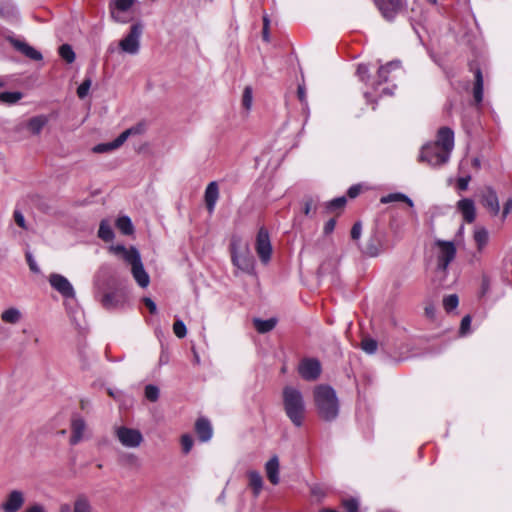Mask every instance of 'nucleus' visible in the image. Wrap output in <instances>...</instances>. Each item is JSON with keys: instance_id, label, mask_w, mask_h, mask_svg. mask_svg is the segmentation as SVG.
I'll return each instance as SVG.
<instances>
[{"instance_id": "nucleus-12", "label": "nucleus", "mask_w": 512, "mask_h": 512, "mask_svg": "<svg viewBox=\"0 0 512 512\" xmlns=\"http://www.w3.org/2000/svg\"><path fill=\"white\" fill-rule=\"evenodd\" d=\"M49 283L51 287L60 293L64 298H74L75 290L70 281L63 275L52 273L49 275Z\"/></svg>"}, {"instance_id": "nucleus-20", "label": "nucleus", "mask_w": 512, "mask_h": 512, "mask_svg": "<svg viewBox=\"0 0 512 512\" xmlns=\"http://www.w3.org/2000/svg\"><path fill=\"white\" fill-rule=\"evenodd\" d=\"M265 472L268 480L273 485H277L280 482V463L277 455L272 456L265 464Z\"/></svg>"}, {"instance_id": "nucleus-22", "label": "nucleus", "mask_w": 512, "mask_h": 512, "mask_svg": "<svg viewBox=\"0 0 512 512\" xmlns=\"http://www.w3.org/2000/svg\"><path fill=\"white\" fill-rule=\"evenodd\" d=\"M11 43L18 51H20L26 57L34 61L42 60V54L32 46L28 45L27 43L15 39H12Z\"/></svg>"}, {"instance_id": "nucleus-2", "label": "nucleus", "mask_w": 512, "mask_h": 512, "mask_svg": "<svg viewBox=\"0 0 512 512\" xmlns=\"http://www.w3.org/2000/svg\"><path fill=\"white\" fill-rule=\"evenodd\" d=\"M314 402L319 416L325 421L336 419L339 414V401L335 390L328 385L314 388Z\"/></svg>"}, {"instance_id": "nucleus-51", "label": "nucleus", "mask_w": 512, "mask_h": 512, "mask_svg": "<svg viewBox=\"0 0 512 512\" xmlns=\"http://www.w3.org/2000/svg\"><path fill=\"white\" fill-rule=\"evenodd\" d=\"M102 303L108 309L116 307L117 302L115 300V294H113V293L105 294L103 296Z\"/></svg>"}, {"instance_id": "nucleus-32", "label": "nucleus", "mask_w": 512, "mask_h": 512, "mask_svg": "<svg viewBox=\"0 0 512 512\" xmlns=\"http://www.w3.org/2000/svg\"><path fill=\"white\" fill-rule=\"evenodd\" d=\"M253 323H254V327L255 329L259 332V333H267L271 330L274 329V327L276 326V319L274 318H270V319H267V320H262V319H258V318H255L253 320Z\"/></svg>"}, {"instance_id": "nucleus-6", "label": "nucleus", "mask_w": 512, "mask_h": 512, "mask_svg": "<svg viewBox=\"0 0 512 512\" xmlns=\"http://www.w3.org/2000/svg\"><path fill=\"white\" fill-rule=\"evenodd\" d=\"M437 271L446 274L449 264L456 256V247L451 241L437 240Z\"/></svg>"}, {"instance_id": "nucleus-64", "label": "nucleus", "mask_w": 512, "mask_h": 512, "mask_svg": "<svg viewBox=\"0 0 512 512\" xmlns=\"http://www.w3.org/2000/svg\"><path fill=\"white\" fill-rule=\"evenodd\" d=\"M127 461L131 465H134V466H138L139 465L138 457L133 455V454H130V455L127 456Z\"/></svg>"}, {"instance_id": "nucleus-4", "label": "nucleus", "mask_w": 512, "mask_h": 512, "mask_svg": "<svg viewBox=\"0 0 512 512\" xmlns=\"http://www.w3.org/2000/svg\"><path fill=\"white\" fill-rule=\"evenodd\" d=\"M143 31L142 22L138 21L131 25L129 32L119 41V50L125 54L137 55L140 51Z\"/></svg>"}, {"instance_id": "nucleus-53", "label": "nucleus", "mask_w": 512, "mask_h": 512, "mask_svg": "<svg viewBox=\"0 0 512 512\" xmlns=\"http://www.w3.org/2000/svg\"><path fill=\"white\" fill-rule=\"evenodd\" d=\"M470 325H471V317L469 315H466L465 317H463V319L461 321L460 330H459L460 334L466 335L469 332Z\"/></svg>"}, {"instance_id": "nucleus-24", "label": "nucleus", "mask_w": 512, "mask_h": 512, "mask_svg": "<svg viewBox=\"0 0 512 512\" xmlns=\"http://www.w3.org/2000/svg\"><path fill=\"white\" fill-rule=\"evenodd\" d=\"M196 433L202 442H207L212 438V426L208 419L199 418L195 423Z\"/></svg>"}, {"instance_id": "nucleus-7", "label": "nucleus", "mask_w": 512, "mask_h": 512, "mask_svg": "<svg viewBox=\"0 0 512 512\" xmlns=\"http://www.w3.org/2000/svg\"><path fill=\"white\" fill-rule=\"evenodd\" d=\"M143 132V126L141 124L133 126L123 131L117 138L108 143H100L93 147L95 153H106L122 146L125 141L131 136L141 134Z\"/></svg>"}, {"instance_id": "nucleus-38", "label": "nucleus", "mask_w": 512, "mask_h": 512, "mask_svg": "<svg viewBox=\"0 0 512 512\" xmlns=\"http://www.w3.org/2000/svg\"><path fill=\"white\" fill-rule=\"evenodd\" d=\"M346 202H347L346 197H344V196L337 197V198L326 203V209L329 212H333L335 210L342 209L346 205Z\"/></svg>"}, {"instance_id": "nucleus-14", "label": "nucleus", "mask_w": 512, "mask_h": 512, "mask_svg": "<svg viewBox=\"0 0 512 512\" xmlns=\"http://www.w3.org/2000/svg\"><path fill=\"white\" fill-rule=\"evenodd\" d=\"M136 0H114L110 5L111 17L114 21L125 24L130 21L124 13L127 12L135 3Z\"/></svg>"}, {"instance_id": "nucleus-41", "label": "nucleus", "mask_w": 512, "mask_h": 512, "mask_svg": "<svg viewBox=\"0 0 512 512\" xmlns=\"http://www.w3.org/2000/svg\"><path fill=\"white\" fill-rule=\"evenodd\" d=\"M378 344L377 341L372 338H365L361 342V348L367 354H374L377 350Z\"/></svg>"}, {"instance_id": "nucleus-62", "label": "nucleus", "mask_w": 512, "mask_h": 512, "mask_svg": "<svg viewBox=\"0 0 512 512\" xmlns=\"http://www.w3.org/2000/svg\"><path fill=\"white\" fill-rule=\"evenodd\" d=\"M335 225H336V221L335 219H330L328 220L326 223H325V226H324V233L325 234H330L333 232L334 228H335Z\"/></svg>"}, {"instance_id": "nucleus-31", "label": "nucleus", "mask_w": 512, "mask_h": 512, "mask_svg": "<svg viewBox=\"0 0 512 512\" xmlns=\"http://www.w3.org/2000/svg\"><path fill=\"white\" fill-rule=\"evenodd\" d=\"M98 237L105 242L112 241L114 238L113 228L108 220H102L99 225Z\"/></svg>"}, {"instance_id": "nucleus-9", "label": "nucleus", "mask_w": 512, "mask_h": 512, "mask_svg": "<svg viewBox=\"0 0 512 512\" xmlns=\"http://www.w3.org/2000/svg\"><path fill=\"white\" fill-rule=\"evenodd\" d=\"M255 249L262 263L267 264L272 255L270 236L266 228L261 227L257 233Z\"/></svg>"}, {"instance_id": "nucleus-44", "label": "nucleus", "mask_w": 512, "mask_h": 512, "mask_svg": "<svg viewBox=\"0 0 512 512\" xmlns=\"http://www.w3.org/2000/svg\"><path fill=\"white\" fill-rule=\"evenodd\" d=\"M342 506L347 512H358L359 501L356 498L343 499Z\"/></svg>"}, {"instance_id": "nucleus-47", "label": "nucleus", "mask_w": 512, "mask_h": 512, "mask_svg": "<svg viewBox=\"0 0 512 512\" xmlns=\"http://www.w3.org/2000/svg\"><path fill=\"white\" fill-rule=\"evenodd\" d=\"M193 444H194V441H193V438L191 435H189V434L182 435L181 446H182V451L184 454H188L191 451Z\"/></svg>"}, {"instance_id": "nucleus-54", "label": "nucleus", "mask_w": 512, "mask_h": 512, "mask_svg": "<svg viewBox=\"0 0 512 512\" xmlns=\"http://www.w3.org/2000/svg\"><path fill=\"white\" fill-rule=\"evenodd\" d=\"M470 180H471V177L469 175L458 178V180H457L458 189L461 191L467 190Z\"/></svg>"}, {"instance_id": "nucleus-48", "label": "nucleus", "mask_w": 512, "mask_h": 512, "mask_svg": "<svg viewBox=\"0 0 512 512\" xmlns=\"http://www.w3.org/2000/svg\"><path fill=\"white\" fill-rule=\"evenodd\" d=\"M297 96H298L299 101L303 105V109L306 110L307 112H309L308 101H307V96H306V88H305L304 84L298 85Z\"/></svg>"}, {"instance_id": "nucleus-25", "label": "nucleus", "mask_w": 512, "mask_h": 512, "mask_svg": "<svg viewBox=\"0 0 512 512\" xmlns=\"http://www.w3.org/2000/svg\"><path fill=\"white\" fill-rule=\"evenodd\" d=\"M85 427V421L82 418L73 419L71 425L72 432L70 437V444L76 445L82 440Z\"/></svg>"}, {"instance_id": "nucleus-58", "label": "nucleus", "mask_w": 512, "mask_h": 512, "mask_svg": "<svg viewBox=\"0 0 512 512\" xmlns=\"http://www.w3.org/2000/svg\"><path fill=\"white\" fill-rule=\"evenodd\" d=\"M361 189H362V187H361V185H359V184H357V185H352V186L348 189L347 194H348V196H349L350 198H355V197H357V196L360 194Z\"/></svg>"}, {"instance_id": "nucleus-3", "label": "nucleus", "mask_w": 512, "mask_h": 512, "mask_svg": "<svg viewBox=\"0 0 512 512\" xmlns=\"http://www.w3.org/2000/svg\"><path fill=\"white\" fill-rule=\"evenodd\" d=\"M231 259L234 266L245 273H252L254 270V258L251 255L248 245L243 244L238 236H233L230 242Z\"/></svg>"}, {"instance_id": "nucleus-35", "label": "nucleus", "mask_w": 512, "mask_h": 512, "mask_svg": "<svg viewBox=\"0 0 512 512\" xmlns=\"http://www.w3.org/2000/svg\"><path fill=\"white\" fill-rule=\"evenodd\" d=\"M474 240L479 250H482L488 243L489 234L485 228H478L474 232Z\"/></svg>"}, {"instance_id": "nucleus-5", "label": "nucleus", "mask_w": 512, "mask_h": 512, "mask_svg": "<svg viewBox=\"0 0 512 512\" xmlns=\"http://www.w3.org/2000/svg\"><path fill=\"white\" fill-rule=\"evenodd\" d=\"M449 159L450 155L448 152H445L433 142L423 145L419 155V161L426 162L431 167H440L446 164Z\"/></svg>"}, {"instance_id": "nucleus-57", "label": "nucleus", "mask_w": 512, "mask_h": 512, "mask_svg": "<svg viewBox=\"0 0 512 512\" xmlns=\"http://www.w3.org/2000/svg\"><path fill=\"white\" fill-rule=\"evenodd\" d=\"M143 303L149 309L151 314H155L157 312V306L151 298H149V297L143 298Z\"/></svg>"}, {"instance_id": "nucleus-42", "label": "nucleus", "mask_w": 512, "mask_h": 512, "mask_svg": "<svg viewBox=\"0 0 512 512\" xmlns=\"http://www.w3.org/2000/svg\"><path fill=\"white\" fill-rule=\"evenodd\" d=\"M317 208V203L312 197H307L304 199L303 203V212L306 216H312Z\"/></svg>"}, {"instance_id": "nucleus-39", "label": "nucleus", "mask_w": 512, "mask_h": 512, "mask_svg": "<svg viewBox=\"0 0 512 512\" xmlns=\"http://www.w3.org/2000/svg\"><path fill=\"white\" fill-rule=\"evenodd\" d=\"M22 98L20 92H2L0 93V101L4 103L13 104Z\"/></svg>"}, {"instance_id": "nucleus-28", "label": "nucleus", "mask_w": 512, "mask_h": 512, "mask_svg": "<svg viewBox=\"0 0 512 512\" xmlns=\"http://www.w3.org/2000/svg\"><path fill=\"white\" fill-rule=\"evenodd\" d=\"M47 123L48 118L44 115H39L28 121L27 128L32 134L38 135Z\"/></svg>"}, {"instance_id": "nucleus-15", "label": "nucleus", "mask_w": 512, "mask_h": 512, "mask_svg": "<svg viewBox=\"0 0 512 512\" xmlns=\"http://www.w3.org/2000/svg\"><path fill=\"white\" fill-rule=\"evenodd\" d=\"M25 503L24 493L20 490H12L1 504L4 512H18Z\"/></svg>"}, {"instance_id": "nucleus-50", "label": "nucleus", "mask_w": 512, "mask_h": 512, "mask_svg": "<svg viewBox=\"0 0 512 512\" xmlns=\"http://www.w3.org/2000/svg\"><path fill=\"white\" fill-rule=\"evenodd\" d=\"M91 79H85L77 89V95L80 99L85 98L88 95L91 87Z\"/></svg>"}, {"instance_id": "nucleus-10", "label": "nucleus", "mask_w": 512, "mask_h": 512, "mask_svg": "<svg viewBox=\"0 0 512 512\" xmlns=\"http://www.w3.org/2000/svg\"><path fill=\"white\" fill-rule=\"evenodd\" d=\"M322 371L321 363L316 358H304L298 365V373L306 381H315Z\"/></svg>"}, {"instance_id": "nucleus-18", "label": "nucleus", "mask_w": 512, "mask_h": 512, "mask_svg": "<svg viewBox=\"0 0 512 512\" xmlns=\"http://www.w3.org/2000/svg\"><path fill=\"white\" fill-rule=\"evenodd\" d=\"M399 69H400V62L399 61H391V62L387 63L386 65L380 66L379 69H378V73H377L378 80L377 81H373L372 84H371L373 89L376 91L377 87L380 84H382L384 82H387L389 80V74L392 71H396V70H399Z\"/></svg>"}, {"instance_id": "nucleus-52", "label": "nucleus", "mask_w": 512, "mask_h": 512, "mask_svg": "<svg viewBox=\"0 0 512 512\" xmlns=\"http://www.w3.org/2000/svg\"><path fill=\"white\" fill-rule=\"evenodd\" d=\"M26 260H27L30 270L33 273H40V268H39L38 264L36 263L33 255L30 252H26Z\"/></svg>"}, {"instance_id": "nucleus-59", "label": "nucleus", "mask_w": 512, "mask_h": 512, "mask_svg": "<svg viewBox=\"0 0 512 512\" xmlns=\"http://www.w3.org/2000/svg\"><path fill=\"white\" fill-rule=\"evenodd\" d=\"M489 289H490L489 278L487 276H484L482 278V283H481V296H484L485 294H487Z\"/></svg>"}, {"instance_id": "nucleus-40", "label": "nucleus", "mask_w": 512, "mask_h": 512, "mask_svg": "<svg viewBox=\"0 0 512 512\" xmlns=\"http://www.w3.org/2000/svg\"><path fill=\"white\" fill-rule=\"evenodd\" d=\"M459 303L458 296L456 294L448 295L443 299V307L447 312H451L456 309Z\"/></svg>"}, {"instance_id": "nucleus-43", "label": "nucleus", "mask_w": 512, "mask_h": 512, "mask_svg": "<svg viewBox=\"0 0 512 512\" xmlns=\"http://www.w3.org/2000/svg\"><path fill=\"white\" fill-rule=\"evenodd\" d=\"M159 393V388L155 385L149 384L145 387V397L151 402L158 400Z\"/></svg>"}, {"instance_id": "nucleus-8", "label": "nucleus", "mask_w": 512, "mask_h": 512, "mask_svg": "<svg viewBox=\"0 0 512 512\" xmlns=\"http://www.w3.org/2000/svg\"><path fill=\"white\" fill-rule=\"evenodd\" d=\"M115 435L121 445L126 448H137L143 442V435L138 429L126 426L116 427Z\"/></svg>"}, {"instance_id": "nucleus-16", "label": "nucleus", "mask_w": 512, "mask_h": 512, "mask_svg": "<svg viewBox=\"0 0 512 512\" xmlns=\"http://www.w3.org/2000/svg\"><path fill=\"white\" fill-rule=\"evenodd\" d=\"M433 143L451 155L454 148V132L449 127H441L437 133V140Z\"/></svg>"}, {"instance_id": "nucleus-37", "label": "nucleus", "mask_w": 512, "mask_h": 512, "mask_svg": "<svg viewBox=\"0 0 512 512\" xmlns=\"http://www.w3.org/2000/svg\"><path fill=\"white\" fill-rule=\"evenodd\" d=\"M59 54L67 63H72L75 60V53L69 44H63L59 48Z\"/></svg>"}, {"instance_id": "nucleus-56", "label": "nucleus", "mask_w": 512, "mask_h": 512, "mask_svg": "<svg viewBox=\"0 0 512 512\" xmlns=\"http://www.w3.org/2000/svg\"><path fill=\"white\" fill-rule=\"evenodd\" d=\"M14 220L18 226H20L23 229H26L25 218H24V215L20 211H18V210L14 211Z\"/></svg>"}, {"instance_id": "nucleus-11", "label": "nucleus", "mask_w": 512, "mask_h": 512, "mask_svg": "<svg viewBox=\"0 0 512 512\" xmlns=\"http://www.w3.org/2000/svg\"><path fill=\"white\" fill-rule=\"evenodd\" d=\"M382 16L392 21L403 10L405 0H374Z\"/></svg>"}, {"instance_id": "nucleus-63", "label": "nucleus", "mask_w": 512, "mask_h": 512, "mask_svg": "<svg viewBox=\"0 0 512 512\" xmlns=\"http://www.w3.org/2000/svg\"><path fill=\"white\" fill-rule=\"evenodd\" d=\"M511 210H512V199H508L504 205L503 216L506 217Z\"/></svg>"}, {"instance_id": "nucleus-29", "label": "nucleus", "mask_w": 512, "mask_h": 512, "mask_svg": "<svg viewBox=\"0 0 512 512\" xmlns=\"http://www.w3.org/2000/svg\"><path fill=\"white\" fill-rule=\"evenodd\" d=\"M248 478H249V486L253 490V494L255 497L259 496L262 488H263V478L261 474L258 471H249L248 472Z\"/></svg>"}, {"instance_id": "nucleus-19", "label": "nucleus", "mask_w": 512, "mask_h": 512, "mask_svg": "<svg viewBox=\"0 0 512 512\" xmlns=\"http://www.w3.org/2000/svg\"><path fill=\"white\" fill-rule=\"evenodd\" d=\"M218 198H219L218 184H217V182L212 181L207 185V187L205 189V194H204L206 208L209 213L214 212Z\"/></svg>"}, {"instance_id": "nucleus-33", "label": "nucleus", "mask_w": 512, "mask_h": 512, "mask_svg": "<svg viewBox=\"0 0 512 512\" xmlns=\"http://www.w3.org/2000/svg\"><path fill=\"white\" fill-rule=\"evenodd\" d=\"M0 16L5 18H15L17 16V9L11 1H0Z\"/></svg>"}, {"instance_id": "nucleus-21", "label": "nucleus", "mask_w": 512, "mask_h": 512, "mask_svg": "<svg viewBox=\"0 0 512 512\" xmlns=\"http://www.w3.org/2000/svg\"><path fill=\"white\" fill-rule=\"evenodd\" d=\"M131 273L136 283L141 288H146L150 284V276L146 272L142 259L131 267Z\"/></svg>"}, {"instance_id": "nucleus-45", "label": "nucleus", "mask_w": 512, "mask_h": 512, "mask_svg": "<svg viewBox=\"0 0 512 512\" xmlns=\"http://www.w3.org/2000/svg\"><path fill=\"white\" fill-rule=\"evenodd\" d=\"M173 332L178 338H184L187 334V329L185 323L177 319L173 324Z\"/></svg>"}, {"instance_id": "nucleus-13", "label": "nucleus", "mask_w": 512, "mask_h": 512, "mask_svg": "<svg viewBox=\"0 0 512 512\" xmlns=\"http://www.w3.org/2000/svg\"><path fill=\"white\" fill-rule=\"evenodd\" d=\"M110 251L116 256L123 259L125 263H127L131 267L141 260V255L138 249L134 246H130L129 248H127L121 244L113 245L110 247Z\"/></svg>"}, {"instance_id": "nucleus-1", "label": "nucleus", "mask_w": 512, "mask_h": 512, "mask_svg": "<svg viewBox=\"0 0 512 512\" xmlns=\"http://www.w3.org/2000/svg\"><path fill=\"white\" fill-rule=\"evenodd\" d=\"M283 408L286 416L296 427L304 424L306 404L302 392L292 386H286L282 392Z\"/></svg>"}, {"instance_id": "nucleus-23", "label": "nucleus", "mask_w": 512, "mask_h": 512, "mask_svg": "<svg viewBox=\"0 0 512 512\" xmlns=\"http://www.w3.org/2000/svg\"><path fill=\"white\" fill-rule=\"evenodd\" d=\"M483 205L494 215H497L500 210L499 200L496 192L491 187L487 188L485 194L482 196Z\"/></svg>"}, {"instance_id": "nucleus-61", "label": "nucleus", "mask_w": 512, "mask_h": 512, "mask_svg": "<svg viewBox=\"0 0 512 512\" xmlns=\"http://www.w3.org/2000/svg\"><path fill=\"white\" fill-rule=\"evenodd\" d=\"M268 29H269V19L267 16H264L263 17V39L265 41H269V32H268Z\"/></svg>"}, {"instance_id": "nucleus-26", "label": "nucleus", "mask_w": 512, "mask_h": 512, "mask_svg": "<svg viewBox=\"0 0 512 512\" xmlns=\"http://www.w3.org/2000/svg\"><path fill=\"white\" fill-rule=\"evenodd\" d=\"M474 86H473V97L476 104H480L483 100V75L480 68H477L474 72Z\"/></svg>"}, {"instance_id": "nucleus-60", "label": "nucleus", "mask_w": 512, "mask_h": 512, "mask_svg": "<svg viewBox=\"0 0 512 512\" xmlns=\"http://www.w3.org/2000/svg\"><path fill=\"white\" fill-rule=\"evenodd\" d=\"M25 512H47L46 508L39 503H35L31 506H29Z\"/></svg>"}, {"instance_id": "nucleus-46", "label": "nucleus", "mask_w": 512, "mask_h": 512, "mask_svg": "<svg viewBox=\"0 0 512 512\" xmlns=\"http://www.w3.org/2000/svg\"><path fill=\"white\" fill-rule=\"evenodd\" d=\"M253 101V91L250 86H246L243 91V97H242V105L249 110L252 106Z\"/></svg>"}, {"instance_id": "nucleus-49", "label": "nucleus", "mask_w": 512, "mask_h": 512, "mask_svg": "<svg viewBox=\"0 0 512 512\" xmlns=\"http://www.w3.org/2000/svg\"><path fill=\"white\" fill-rule=\"evenodd\" d=\"M357 76L359 77L360 81L367 83L368 79L370 77L369 75V67L366 64H359L357 67Z\"/></svg>"}, {"instance_id": "nucleus-36", "label": "nucleus", "mask_w": 512, "mask_h": 512, "mask_svg": "<svg viewBox=\"0 0 512 512\" xmlns=\"http://www.w3.org/2000/svg\"><path fill=\"white\" fill-rule=\"evenodd\" d=\"M73 512H92L89 500L85 496H79L75 500Z\"/></svg>"}, {"instance_id": "nucleus-30", "label": "nucleus", "mask_w": 512, "mask_h": 512, "mask_svg": "<svg viewBox=\"0 0 512 512\" xmlns=\"http://www.w3.org/2000/svg\"><path fill=\"white\" fill-rule=\"evenodd\" d=\"M1 320L8 324H17L21 318L22 313L16 307H10L1 313Z\"/></svg>"}, {"instance_id": "nucleus-17", "label": "nucleus", "mask_w": 512, "mask_h": 512, "mask_svg": "<svg viewBox=\"0 0 512 512\" xmlns=\"http://www.w3.org/2000/svg\"><path fill=\"white\" fill-rule=\"evenodd\" d=\"M456 208L461 213L463 219L467 223L474 222L476 218L475 203L470 198H463L457 202Z\"/></svg>"}, {"instance_id": "nucleus-34", "label": "nucleus", "mask_w": 512, "mask_h": 512, "mask_svg": "<svg viewBox=\"0 0 512 512\" xmlns=\"http://www.w3.org/2000/svg\"><path fill=\"white\" fill-rule=\"evenodd\" d=\"M116 227L124 235H130L133 233V224L128 216H121L116 220Z\"/></svg>"}, {"instance_id": "nucleus-27", "label": "nucleus", "mask_w": 512, "mask_h": 512, "mask_svg": "<svg viewBox=\"0 0 512 512\" xmlns=\"http://www.w3.org/2000/svg\"><path fill=\"white\" fill-rule=\"evenodd\" d=\"M380 202L382 204H388V203H392V202H404L409 207H413L414 206V203H413L412 199L409 198L407 195L401 193V192L390 193L388 195L382 196L380 198Z\"/></svg>"}, {"instance_id": "nucleus-55", "label": "nucleus", "mask_w": 512, "mask_h": 512, "mask_svg": "<svg viewBox=\"0 0 512 512\" xmlns=\"http://www.w3.org/2000/svg\"><path fill=\"white\" fill-rule=\"evenodd\" d=\"M362 233V225L360 222H356L351 229V238L353 240H358Z\"/></svg>"}]
</instances>
